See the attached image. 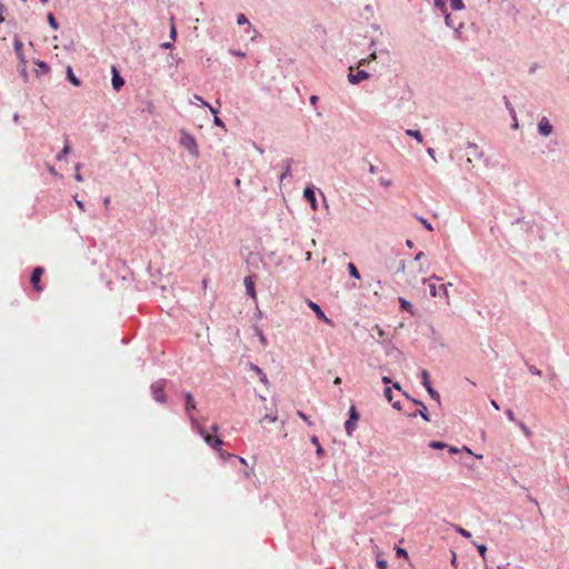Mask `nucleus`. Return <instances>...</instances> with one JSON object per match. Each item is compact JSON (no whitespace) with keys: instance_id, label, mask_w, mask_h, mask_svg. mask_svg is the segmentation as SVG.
Masks as SVG:
<instances>
[{"instance_id":"obj_1","label":"nucleus","mask_w":569,"mask_h":569,"mask_svg":"<svg viewBox=\"0 0 569 569\" xmlns=\"http://www.w3.org/2000/svg\"><path fill=\"white\" fill-rule=\"evenodd\" d=\"M191 425H192V428L194 430H197L203 438V440L206 441V443L216 449V450H219L221 448V446L223 445V441L217 437V436H212L210 433H208L200 425L199 422L194 419V417H191Z\"/></svg>"},{"instance_id":"obj_2","label":"nucleus","mask_w":569,"mask_h":569,"mask_svg":"<svg viewBox=\"0 0 569 569\" xmlns=\"http://www.w3.org/2000/svg\"><path fill=\"white\" fill-rule=\"evenodd\" d=\"M179 143L183 148H186L192 157L198 158L200 156V151H199V147L196 141V138L191 133H189L188 131H186L183 129L180 131Z\"/></svg>"},{"instance_id":"obj_3","label":"nucleus","mask_w":569,"mask_h":569,"mask_svg":"<svg viewBox=\"0 0 569 569\" xmlns=\"http://www.w3.org/2000/svg\"><path fill=\"white\" fill-rule=\"evenodd\" d=\"M359 418H360V416H359L356 407L352 405L349 409V419L345 423V429H346L347 435L350 436L355 431Z\"/></svg>"},{"instance_id":"obj_4","label":"nucleus","mask_w":569,"mask_h":569,"mask_svg":"<svg viewBox=\"0 0 569 569\" xmlns=\"http://www.w3.org/2000/svg\"><path fill=\"white\" fill-rule=\"evenodd\" d=\"M151 392L153 399L158 402L163 403L166 401L164 395V381L160 380L151 385Z\"/></svg>"},{"instance_id":"obj_5","label":"nucleus","mask_w":569,"mask_h":569,"mask_svg":"<svg viewBox=\"0 0 569 569\" xmlns=\"http://www.w3.org/2000/svg\"><path fill=\"white\" fill-rule=\"evenodd\" d=\"M295 160L292 158H286L283 159L279 166L282 168V173L279 176V182L282 183L286 179L292 177V164Z\"/></svg>"},{"instance_id":"obj_6","label":"nucleus","mask_w":569,"mask_h":569,"mask_svg":"<svg viewBox=\"0 0 569 569\" xmlns=\"http://www.w3.org/2000/svg\"><path fill=\"white\" fill-rule=\"evenodd\" d=\"M467 148L470 150L468 152V162H471L472 161V158L477 159V160H481L483 159V151L479 148V146L475 142H468L467 143Z\"/></svg>"},{"instance_id":"obj_7","label":"nucleus","mask_w":569,"mask_h":569,"mask_svg":"<svg viewBox=\"0 0 569 569\" xmlns=\"http://www.w3.org/2000/svg\"><path fill=\"white\" fill-rule=\"evenodd\" d=\"M448 286H451V283L440 284V286H437L435 283H429L430 295L432 297L448 298Z\"/></svg>"},{"instance_id":"obj_8","label":"nucleus","mask_w":569,"mask_h":569,"mask_svg":"<svg viewBox=\"0 0 569 569\" xmlns=\"http://www.w3.org/2000/svg\"><path fill=\"white\" fill-rule=\"evenodd\" d=\"M553 127L547 117H542L538 122V132L543 137H548L552 133Z\"/></svg>"},{"instance_id":"obj_9","label":"nucleus","mask_w":569,"mask_h":569,"mask_svg":"<svg viewBox=\"0 0 569 569\" xmlns=\"http://www.w3.org/2000/svg\"><path fill=\"white\" fill-rule=\"evenodd\" d=\"M111 73H112V77H111L112 88L116 91H119L124 86V79L121 77L120 72L118 71V69L114 66L111 67Z\"/></svg>"},{"instance_id":"obj_10","label":"nucleus","mask_w":569,"mask_h":569,"mask_svg":"<svg viewBox=\"0 0 569 569\" xmlns=\"http://www.w3.org/2000/svg\"><path fill=\"white\" fill-rule=\"evenodd\" d=\"M370 77L369 72H367L366 70H358L356 73H352L350 72L348 74V81L351 83V84H358L360 83L362 80H366Z\"/></svg>"},{"instance_id":"obj_11","label":"nucleus","mask_w":569,"mask_h":569,"mask_svg":"<svg viewBox=\"0 0 569 569\" xmlns=\"http://www.w3.org/2000/svg\"><path fill=\"white\" fill-rule=\"evenodd\" d=\"M305 199L310 203V207L317 209V199L313 186H307L303 190Z\"/></svg>"},{"instance_id":"obj_12","label":"nucleus","mask_w":569,"mask_h":569,"mask_svg":"<svg viewBox=\"0 0 569 569\" xmlns=\"http://www.w3.org/2000/svg\"><path fill=\"white\" fill-rule=\"evenodd\" d=\"M42 273H43V268L42 267H36L32 270V273H31V277H30V282H31L33 289L37 290V291L41 290V287L39 286V282H40V277L42 276Z\"/></svg>"},{"instance_id":"obj_13","label":"nucleus","mask_w":569,"mask_h":569,"mask_svg":"<svg viewBox=\"0 0 569 569\" xmlns=\"http://www.w3.org/2000/svg\"><path fill=\"white\" fill-rule=\"evenodd\" d=\"M184 398H186L184 410H186L187 415L189 416V419L191 420V417H193V416L190 412L192 410H196V408H197L196 401L190 392H186Z\"/></svg>"},{"instance_id":"obj_14","label":"nucleus","mask_w":569,"mask_h":569,"mask_svg":"<svg viewBox=\"0 0 569 569\" xmlns=\"http://www.w3.org/2000/svg\"><path fill=\"white\" fill-rule=\"evenodd\" d=\"M308 306H309V308L311 310L315 311V313H316L318 319L323 320L326 322H330V320L327 318V316L325 315L323 310L321 309V307L318 303H316V302L310 300L308 302Z\"/></svg>"},{"instance_id":"obj_15","label":"nucleus","mask_w":569,"mask_h":569,"mask_svg":"<svg viewBox=\"0 0 569 569\" xmlns=\"http://www.w3.org/2000/svg\"><path fill=\"white\" fill-rule=\"evenodd\" d=\"M67 79L72 83L74 87L81 86V80L73 73V70L70 66L67 67Z\"/></svg>"},{"instance_id":"obj_16","label":"nucleus","mask_w":569,"mask_h":569,"mask_svg":"<svg viewBox=\"0 0 569 569\" xmlns=\"http://www.w3.org/2000/svg\"><path fill=\"white\" fill-rule=\"evenodd\" d=\"M398 300H399L400 308L402 310L409 312L411 316L415 315L413 306H412V303L409 300H407V299H405L402 297H400Z\"/></svg>"},{"instance_id":"obj_17","label":"nucleus","mask_w":569,"mask_h":569,"mask_svg":"<svg viewBox=\"0 0 569 569\" xmlns=\"http://www.w3.org/2000/svg\"><path fill=\"white\" fill-rule=\"evenodd\" d=\"M244 287H246L247 295L252 298H256L254 284H253L252 278L250 276L244 278Z\"/></svg>"},{"instance_id":"obj_18","label":"nucleus","mask_w":569,"mask_h":569,"mask_svg":"<svg viewBox=\"0 0 569 569\" xmlns=\"http://www.w3.org/2000/svg\"><path fill=\"white\" fill-rule=\"evenodd\" d=\"M70 151H71V147H70L69 140L66 139L64 146L61 149V151L56 156V159L58 161H62L67 157V154L70 153Z\"/></svg>"},{"instance_id":"obj_19","label":"nucleus","mask_w":569,"mask_h":569,"mask_svg":"<svg viewBox=\"0 0 569 569\" xmlns=\"http://www.w3.org/2000/svg\"><path fill=\"white\" fill-rule=\"evenodd\" d=\"M406 134L409 136V137H412L419 143H421L423 141V137H422V134H421V132L419 130L407 129L406 130Z\"/></svg>"},{"instance_id":"obj_20","label":"nucleus","mask_w":569,"mask_h":569,"mask_svg":"<svg viewBox=\"0 0 569 569\" xmlns=\"http://www.w3.org/2000/svg\"><path fill=\"white\" fill-rule=\"evenodd\" d=\"M412 401L421 407V409L418 411V415L421 416L426 421H429L430 419L428 416L427 407L418 400L412 399Z\"/></svg>"},{"instance_id":"obj_21","label":"nucleus","mask_w":569,"mask_h":569,"mask_svg":"<svg viewBox=\"0 0 569 569\" xmlns=\"http://www.w3.org/2000/svg\"><path fill=\"white\" fill-rule=\"evenodd\" d=\"M311 442L316 446V453L318 457H322L323 456V449L319 442V439L317 436H312L311 437Z\"/></svg>"},{"instance_id":"obj_22","label":"nucleus","mask_w":569,"mask_h":569,"mask_svg":"<svg viewBox=\"0 0 569 569\" xmlns=\"http://www.w3.org/2000/svg\"><path fill=\"white\" fill-rule=\"evenodd\" d=\"M348 271H349V274L351 278L360 279V273H359L357 267L355 266V263H352V262L348 263Z\"/></svg>"},{"instance_id":"obj_23","label":"nucleus","mask_w":569,"mask_h":569,"mask_svg":"<svg viewBox=\"0 0 569 569\" xmlns=\"http://www.w3.org/2000/svg\"><path fill=\"white\" fill-rule=\"evenodd\" d=\"M443 16H445V22H446V26H447V27H449V28H453V29H456L457 31H459V30H460V28L462 27V23H459L458 28H456V27H455V24H453V22H452V20H451V16H450V13H449V12H446V13H443Z\"/></svg>"},{"instance_id":"obj_24","label":"nucleus","mask_w":569,"mask_h":569,"mask_svg":"<svg viewBox=\"0 0 569 569\" xmlns=\"http://www.w3.org/2000/svg\"><path fill=\"white\" fill-rule=\"evenodd\" d=\"M433 6L439 9L442 13L448 12L446 0H433Z\"/></svg>"},{"instance_id":"obj_25","label":"nucleus","mask_w":569,"mask_h":569,"mask_svg":"<svg viewBox=\"0 0 569 569\" xmlns=\"http://www.w3.org/2000/svg\"><path fill=\"white\" fill-rule=\"evenodd\" d=\"M450 6L455 11H460L465 8L463 0H450Z\"/></svg>"},{"instance_id":"obj_26","label":"nucleus","mask_w":569,"mask_h":569,"mask_svg":"<svg viewBox=\"0 0 569 569\" xmlns=\"http://www.w3.org/2000/svg\"><path fill=\"white\" fill-rule=\"evenodd\" d=\"M421 381H422V385L425 386V388L431 387L430 376L427 370L421 371Z\"/></svg>"},{"instance_id":"obj_27","label":"nucleus","mask_w":569,"mask_h":569,"mask_svg":"<svg viewBox=\"0 0 569 569\" xmlns=\"http://www.w3.org/2000/svg\"><path fill=\"white\" fill-rule=\"evenodd\" d=\"M37 67L39 68V70H37V72H40L42 74L48 73L50 70L49 64L44 61H37Z\"/></svg>"},{"instance_id":"obj_28","label":"nucleus","mask_w":569,"mask_h":569,"mask_svg":"<svg viewBox=\"0 0 569 569\" xmlns=\"http://www.w3.org/2000/svg\"><path fill=\"white\" fill-rule=\"evenodd\" d=\"M22 47H23L22 42L18 38H14L13 49L19 57H22Z\"/></svg>"},{"instance_id":"obj_29","label":"nucleus","mask_w":569,"mask_h":569,"mask_svg":"<svg viewBox=\"0 0 569 569\" xmlns=\"http://www.w3.org/2000/svg\"><path fill=\"white\" fill-rule=\"evenodd\" d=\"M250 368L252 370H254L259 375V378H260L261 382H263V383L268 382L266 373H263L262 370L259 367L250 365Z\"/></svg>"},{"instance_id":"obj_30","label":"nucleus","mask_w":569,"mask_h":569,"mask_svg":"<svg viewBox=\"0 0 569 569\" xmlns=\"http://www.w3.org/2000/svg\"><path fill=\"white\" fill-rule=\"evenodd\" d=\"M47 19H48L49 26L52 29L57 30L59 28V23H58V21L56 20L54 16L52 13H49Z\"/></svg>"},{"instance_id":"obj_31","label":"nucleus","mask_w":569,"mask_h":569,"mask_svg":"<svg viewBox=\"0 0 569 569\" xmlns=\"http://www.w3.org/2000/svg\"><path fill=\"white\" fill-rule=\"evenodd\" d=\"M237 23H238L239 26L248 24V26H249V28H251V26H250V22H249L248 18H247L243 13H239V14L237 16Z\"/></svg>"},{"instance_id":"obj_32","label":"nucleus","mask_w":569,"mask_h":569,"mask_svg":"<svg viewBox=\"0 0 569 569\" xmlns=\"http://www.w3.org/2000/svg\"><path fill=\"white\" fill-rule=\"evenodd\" d=\"M426 389L432 399H436L437 401L440 400L439 393L432 388V386Z\"/></svg>"},{"instance_id":"obj_33","label":"nucleus","mask_w":569,"mask_h":569,"mask_svg":"<svg viewBox=\"0 0 569 569\" xmlns=\"http://www.w3.org/2000/svg\"><path fill=\"white\" fill-rule=\"evenodd\" d=\"M457 532L460 533L462 537L467 538V539H470L471 538V532L461 528V527H457L456 528Z\"/></svg>"},{"instance_id":"obj_34","label":"nucleus","mask_w":569,"mask_h":569,"mask_svg":"<svg viewBox=\"0 0 569 569\" xmlns=\"http://www.w3.org/2000/svg\"><path fill=\"white\" fill-rule=\"evenodd\" d=\"M170 39L174 41L177 39V30L173 23V17H171V27H170Z\"/></svg>"},{"instance_id":"obj_35","label":"nucleus","mask_w":569,"mask_h":569,"mask_svg":"<svg viewBox=\"0 0 569 569\" xmlns=\"http://www.w3.org/2000/svg\"><path fill=\"white\" fill-rule=\"evenodd\" d=\"M229 53L234 56V57H238V58H244L246 57V53L243 51L237 50V49H230Z\"/></svg>"},{"instance_id":"obj_36","label":"nucleus","mask_w":569,"mask_h":569,"mask_svg":"<svg viewBox=\"0 0 569 569\" xmlns=\"http://www.w3.org/2000/svg\"><path fill=\"white\" fill-rule=\"evenodd\" d=\"M477 549H478L480 556L482 557V559H486L487 547L485 545H478Z\"/></svg>"},{"instance_id":"obj_37","label":"nucleus","mask_w":569,"mask_h":569,"mask_svg":"<svg viewBox=\"0 0 569 569\" xmlns=\"http://www.w3.org/2000/svg\"><path fill=\"white\" fill-rule=\"evenodd\" d=\"M383 393H385V397L387 398V400H388L389 402H391V401H392V390H391V388H390V387H387V388L385 389Z\"/></svg>"},{"instance_id":"obj_38","label":"nucleus","mask_w":569,"mask_h":569,"mask_svg":"<svg viewBox=\"0 0 569 569\" xmlns=\"http://www.w3.org/2000/svg\"><path fill=\"white\" fill-rule=\"evenodd\" d=\"M297 415L308 425V426H312V422L311 420L302 412V411H298Z\"/></svg>"},{"instance_id":"obj_39","label":"nucleus","mask_w":569,"mask_h":569,"mask_svg":"<svg viewBox=\"0 0 569 569\" xmlns=\"http://www.w3.org/2000/svg\"><path fill=\"white\" fill-rule=\"evenodd\" d=\"M418 220L425 226L427 230H432V226L427 219L419 217Z\"/></svg>"},{"instance_id":"obj_40","label":"nucleus","mask_w":569,"mask_h":569,"mask_svg":"<svg viewBox=\"0 0 569 569\" xmlns=\"http://www.w3.org/2000/svg\"><path fill=\"white\" fill-rule=\"evenodd\" d=\"M379 182L382 187L385 188H389L391 186V180L389 179H386V178H380L379 179Z\"/></svg>"},{"instance_id":"obj_41","label":"nucleus","mask_w":569,"mask_h":569,"mask_svg":"<svg viewBox=\"0 0 569 569\" xmlns=\"http://www.w3.org/2000/svg\"><path fill=\"white\" fill-rule=\"evenodd\" d=\"M445 446H446V445H445L443 442H440V441H432V442L430 443V447H432V448H435V449H442V448H445Z\"/></svg>"},{"instance_id":"obj_42","label":"nucleus","mask_w":569,"mask_h":569,"mask_svg":"<svg viewBox=\"0 0 569 569\" xmlns=\"http://www.w3.org/2000/svg\"><path fill=\"white\" fill-rule=\"evenodd\" d=\"M202 104H203L204 107H208V108H209V110L211 111V113H212L213 116H217V114H218V112H219V111H218V109L213 108V107H212L211 104H209L207 101H202Z\"/></svg>"},{"instance_id":"obj_43","label":"nucleus","mask_w":569,"mask_h":569,"mask_svg":"<svg viewBox=\"0 0 569 569\" xmlns=\"http://www.w3.org/2000/svg\"><path fill=\"white\" fill-rule=\"evenodd\" d=\"M4 10H6L4 4L0 0V23H3L6 21L4 16H3Z\"/></svg>"},{"instance_id":"obj_44","label":"nucleus","mask_w":569,"mask_h":569,"mask_svg":"<svg viewBox=\"0 0 569 569\" xmlns=\"http://www.w3.org/2000/svg\"><path fill=\"white\" fill-rule=\"evenodd\" d=\"M377 566H378V568H379V569H387L388 563H387V561H386V560L378 559V560H377Z\"/></svg>"},{"instance_id":"obj_45","label":"nucleus","mask_w":569,"mask_h":569,"mask_svg":"<svg viewBox=\"0 0 569 569\" xmlns=\"http://www.w3.org/2000/svg\"><path fill=\"white\" fill-rule=\"evenodd\" d=\"M213 123H214L216 126H218V127H222V128L224 127L223 121H222L218 116H214V118H213Z\"/></svg>"},{"instance_id":"obj_46","label":"nucleus","mask_w":569,"mask_h":569,"mask_svg":"<svg viewBox=\"0 0 569 569\" xmlns=\"http://www.w3.org/2000/svg\"><path fill=\"white\" fill-rule=\"evenodd\" d=\"M397 556L398 557H408V552L402 548H397Z\"/></svg>"},{"instance_id":"obj_47","label":"nucleus","mask_w":569,"mask_h":569,"mask_svg":"<svg viewBox=\"0 0 569 569\" xmlns=\"http://www.w3.org/2000/svg\"><path fill=\"white\" fill-rule=\"evenodd\" d=\"M276 419H277V418H276V417H273V416L266 415V416L260 420V423H263L266 420L273 422V421H276Z\"/></svg>"},{"instance_id":"obj_48","label":"nucleus","mask_w":569,"mask_h":569,"mask_svg":"<svg viewBox=\"0 0 569 569\" xmlns=\"http://www.w3.org/2000/svg\"><path fill=\"white\" fill-rule=\"evenodd\" d=\"M506 413H507V417H508V419H509L510 421H515V420H516V418H515V413H513V411H512L511 409H508V410L506 411Z\"/></svg>"},{"instance_id":"obj_49","label":"nucleus","mask_w":569,"mask_h":569,"mask_svg":"<svg viewBox=\"0 0 569 569\" xmlns=\"http://www.w3.org/2000/svg\"><path fill=\"white\" fill-rule=\"evenodd\" d=\"M405 270H406V263H405V261H403V260H401V261L399 262V266H398V270H397V272H405Z\"/></svg>"},{"instance_id":"obj_50","label":"nucleus","mask_w":569,"mask_h":569,"mask_svg":"<svg viewBox=\"0 0 569 569\" xmlns=\"http://www.w3.org/2000/svg\"><path fill=\"white\" fill-rule=\"evenodd\" d=\"M368 170H369V172H370L371 174H375V173H377L378 168H377L376 166H373L372 163H369V168H368Z\"/></svg>"},{"instance_id":"obj_51","label":"nucleus","mask_w":569,"mask_h":569,"mask_svg":"<svg viewBox=\"0 0 569 569\" xmlns=\"http://www.w3.org/2000/svg\"><path fill=\"white\" fill-rule=\"evenodd\" d=\"M427 153H428V154H429V156H430L435 161H437V160H436V154H435V153H436V152H435V149H432V148H428V149H427Z\"/></svg>"},{"instance_id":"obj_52","label":"nucleus","mask_w":569,"mask_h":569,"mask_svg":"<svg viewBox=\"0 0 569 569\" xmlns=\"http://www.w3.org/2000/svg\"><path fill=\"white\" fill-rule=\"evenodd\" d=\"M538 69V63H532L529 68V73L533 74L536 70Z\"/></svg>"},{"instance_id":"obj_53","label":"nucleus","mask_w":569,"mask_h":569,"mask_svg":"<svg viewBox=\"0 0 569 569\" xmlns=\"http://www.w3.org/2000/svg\"><path fill=\"white\" fill-rule=\"evenodd\" d=\"M319 100V97L318 96H315L312 94L310 98H309V101L311 104H316Z\"/></svg>"},{"instance_id":"obj_54","label":"nucleus","mask_w":569,"mask_h":569,"mask_svg":"<svg viewBox=\"0 0 569 569\" xmlns=\"http://www.w3.org/2000/svg\"><path fill=\"white\" fill-rule=\"evenodd\" d=\"M161 48H163V49H171V48H173V43L172 42H163L161 44Z\"/></svg>"},{"instance_id":"obj_55","label":"nucleus","mask_w":569,"mask_h":569,"mask_svg":"<svg viewBox=\"0 0 569 569\" xmlns=\"http://www.w3.org/2000/svg\"><path fill=\"white\" fill-rule=\"evenodd\" d=\"M425 253L422 251H419L416 256H415V261H419L423 258Z\"/></svg>"},{"instance_id":"obj_56","label":"nucleus","mask_w":569,"mask_h":569,"mask_svg":"<svg viewBox=\"0 0 569 569\" xmlns=\"http://www.w3.org/2000/svg\"><path fill=\"white\" fill-rule=\"evenodd\" d=\"M505 100H506V106H507V108L510 110L511 114L515 117V111H513V109L511 108V104H510L509 100H508L507 98H505Z\"/></svg>"},{"instance_id":"obj_57","label":"nucleus","mask_w":569,"mask_h":569,"mask_svg":"<svg viewBox=\"0 0 569 569\" xmlns=\"http://www.w3.org/2000/svg\"><path fill=\"white\" fill-rule=\"evenodd\" d=\"M74 179H76L78 182L83 181V177H82V174H81L80 172H76V174H74Z\"/></svg>"},{"instance_id":"obj_58","label":"nucleus","mask_w":569,"mask_h":569,"mask_svg":"<svg viewBox=\"0 0 569 569\" xmlns=\"http://www.w3.org/2000/svg\"><path fill=\"white\" fill-rule=\"evenodd\" d=\"M406 246H407L408 248H410V249H411V248H413L415 243H413V241H412V240L407 239V240H406Z\"/></svg>"},{"instance_id":"obj_59","label":"nucleus","mask_w":569,"mask_h":569,"mask_svg":"<svg viewBox=\"0 0 569 569\" xmlns=\"http://www.w3.org/2000/svg\"><path fill=\"white\" fill-rule=\"evenodd\" d=\"M382 382L386 385H389L391 382V379L388 376L382 377Z\"/></svg>"},{"instance_id":"obj_60","label":"nucleus","mask_w":569,"mask_h":569,"mask_svg":"<svg viewBox=\"0 0 569 569\" xmlns=\"http://www.w3.org/2000/svg\"><path fill=\"white\" fill-rule=\"evenodd\" d=\"M48 170H49V172H50L51 174L57 176V171H56V169H54V167H53V166H49V167H48Z\"/></svg>"},{"instance_id":"obj_61","label":"nucleus","mask_w":569,"mask_h":569,"mask_svg":"<svg viewBox=\"0 0 569 569\" xmlns=\"http://www.w3.org/2000/svg\"><path fill=\"white\" fill-rule=\"evenodd\" d=\"M77 206L82 210L84 211V203L81 201V200H77Z\"/></svg>"},{"instance_id":"obj_62","label":"nucleus","mask_w":569,"mask_h":569,"mask_svg":"<svg viewBox=\"0 0 569 569\" xmlns=\"http://www.w3.org/2000/svg\"><path fill=\"white\" fill-rule=\"evenodd\" d=\"M491 406H492L495 409L499 410V406H498V403H497V401H496V400H491Z\"/></svg>"},{"instance_id":"obj_63","label":"nucleus","mask_w":569,"mask_h":569,"mask_svg":"<svg viewBox=\"0 0 569 569\" xmlns=\"http://www.w3.org/2000/svg\"><path fill=\"white\" fill-rule=\"evenodd\" d=\"M530 371L535 375H540L541 372L532 367H530Z\"/></svg>"},{"instance_id":"obj_64","label":"nucleus","mask_w":569,"mask_h":569,"mask_svg":"<svg viewBox=\"0 0 569 569\" xmlns=\"http://www.w3.org/2000/svg\"><path fill=\"white\" fill-rule=\"evenodd\" d=\"M369 57H370L371 59H376V58H377V52H376V51H372V52L369 54Z\"/></svg>"}]
</instances>
